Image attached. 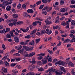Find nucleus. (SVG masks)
Masks as SVG:
<instances>
[{"mask_svg": "<svg viewBox=\"0 0 75 75\" xmlns=\"http://www.w3.org/2000/svg\"><path fill=\"white\" fill-rule=\"evenodd\" d=\"M29 47H28L25 46H23V47L22 49L21 50L18 51V53L20 54H23L25 52V50H27V51H28V49Z\"/></svg>", "mask_w": 75, "mask_h": 75, "instance_id": "nucleus-1", "label": "nucleus"}, {"mask_svg": "<svg viewBox=\"0 0 75 75\" xmlns=\"http://www.w3.org/2000/svg\"><path fill=\"white\" fill-rule=\"evenodd\" d=\"M49 56H50V55L48 54L47 56L45 57V58H43L42 59V63L43 64H46L47 63V60H48V58H49Z\"/></svg>", "mask_w": 75, "mask_h": 75, "instance_id": "nucleus-2", "label": "nucleus"}, {"mask_svg": "<svg viewBox=\"0 0 75 75\" xmlns=\"http://www.w3.org/2000/svg\"><path fill=\"white\" fill-rule=\"evenodd\" d=\"M45 23L46 25H50V24H52V22L51 21H49L48 19H47L45 20Z\"/></svg>", "mask_w": 75, "mask_h": 75, "instance_id": "nucleus-3", "label": "nucleus"}, {"mask_svg": "<svg viewBox=\"0 0 75 75\" xmlns=\"http://www.w3.org/2000/svg\"><path fill=\"white\" fill-rule=\"evenodd\" d=\"M65 63L63 62V61H59L58 62H56L55 63V65H57L59 64V65H64Z\"/></svg>", "mask_w": 75, "mask_h": 75, "instance_id": "nucleus-4", "label": "nucleus"}, {"mask_svg": "<svg viewBox=\"0 0 75 75\" xmlns=\"http://www.w3.org/2000/svg\"><path fill=\"white\" fill-rule=\"evenodd\" d=\"M55 73L56 75H62L63 72L57 70L55 71Z\"/></svg>", "mask_w": 75, "mask_h": 75, "instance_id": "nucleus-5", "label": "nucleus"}, {"mask_svg": "<svg viewBox=\"0 0 75 75\" xmlns=\"http://www.w3.org/2000/svg\"><path fill=\"white\" fill-rule=\"evenodd\" d=\"M29 41V40H28L26 41H25V42H21L20 44L21 45H26V44H28V42Z\"/></svg>", "mask_w": 75, "mask_h": 75, "instance_id": "nucleus-6", "label": "nucleus"}, {"mask_svg": "<svg viewBox=\"0 0 75 75\" xmlns=\"http://www.w3.org/2000/svg\"><path fill=\"white\" fill-rule=\"evenodd\" d=\"M1 71L5 74H6L7 72V69L5 67H2L1 69Z\"/></svg>", "mask_w": 75, "mask_h": 75, "instance_id": "nucleus-7", "label": "nucleus"}, {"mask_svg": "<svg viewBox=\"0 0 75 75\" xmlns=\"http://www.w3.org/2000/svg\"><path fill=\"white\" fill-rule=\"evenodd\" d=\"M14 40L16 42H18L20 41V38L18 37H15L14 38Z\"/></svg>", "mask_w": 75, "mask_h": 75, "instance_id": "nucleus-8", "label": "nucleus"}, {"mask_svg": "<svg viewBox=\"0 0 75 75\" xmlns=\"http://www.w3.org/2000/svg\"><path fill=\"white\" fill-rule=\"evenodd\" d=\"M30 62L31 64H37V61H35V58H33L32 61H30Z\"/></svg>", "mask_w": 75, "mask_h": 75, "instance_id": "nucleus-9", "label": "nucleus"}, {"mask_svg": "<svg viewBox=\"0 0 75 75\" xmlns=\"http://www.w3.org/2000/svg\"><path fill=\"white\" fill-rule=\"evenodd\" d=\"M37 29H35L32 31L30 33V35H32L33 34H34L36 33V31H37Z\"/></svg>", "mask_w": 75, "mask_h": 75, "instance_id": "nucleus-10", "label": "nucleus"}, {"mask_svg": "<svg viewBox=\"0 0 75 75\" xmlns=\"http://www.w3.org/2000/svg\"><path fill=\"white\" fill-rule=\"evenodd\" d=\"M17 19H15L13 22V25H14V26H16V25H17Z\"/></svg>", "mask_w": 75, "mask_h": 75, "instance_id": "nucleus-11", "label": "nucleus"}, {"mask_svg": "<svg viewBox=\"0 0 75 75\" xmlns=\"http://www.w3.org/2000/svg\"><path fill=\"white\" fill-rule=\"evenodd\" d=\"M34 43H35L34 40H33L32 41L29 42V44L30 45H34Z\"/></svg>", "mask_w": 75, "mask_h": 75, "instance_id": "nucleus-12", "label": "nucleus"}, {"mask_svg": "<svg viewBox=\"0 0 75 75\" xmlns=\"http://www.w3.org/2000/svg\"><path fill=\"white\" fill-rule=\"evenodd\" d=\"M50 71V72H52V73H54L55 72V69L52 68H51L49 69Z\"/></svg>", "mask_w": 75, "mask_h": 75, "instance_id": "nucleus-13", "label": "nucleus"}, {"mask_svg": "<svg viewBox=\"0 0 75 75\" xmlns=\"http://www.w3.org/2000/svg\"><path fill=\"white\" fill-rule=\"evenodd\" d=\"M27 12L28 13H34V11L33 9H29L27 11Z\"/></svg>", "mask_w": 75, "mask_h": 75, "instance_id": "nucleus-14", "label": "nucleus"}, {"mask_svg": "<svg viewBox=\"0 0 75 75\" xmlns=\"http://www.w3.org/2000/svg\"><path fill=\"white\" fill-rule=\"evenodd\" d=\"M27 75H35L34 73L32 71H30L28 73L26 74Z\"/></svg>", "mask_w": 75, "mask_h": 75, "instance_id": "nucleus-15", "label": "nucleus"}, {"mask_svg": "<svg viewBox=\"0 0 75 75\" xmlns=\"http://www.w3.org/2000/svg\"><path fill=\"white\" fill-rule=\"evenodd\" d=\"M69 64L70 67H74V64L72 62L70 61L69 62Z\"/></svg>", "mask_w": 75, "mask_h": 75, "instance_id": "nucleus-16", "label": "nucleus"}, {"mask_svg": "<svg viewBox=\"0 0 75 75\" xmlns=\"http://www.w3.org/2000/svg\"><path fill=\"white\" fill-rule=\"evenodd\" d=\"M38 23V21H36L35 22H34L33 23V26H35V25H37V24Z\"/></svg>", "mask_w": 75, "mask_h": 75, "instance_id": "nucleus-17", "label": "nucleus"}, {"mask_svg": "<svg viewBox=\"0 0 75 75\" xmlns=\"http://www.w3.org/2000/svg\"><path fill=\"white\" fill-rule=\"evenodd\" d=\"M59 69L60 71H63L64 72H66V70L65 69L64 67H61Z\"/></svg>", "mask_w": 75, "mask_h": 75, "instance_id": "nucleus-18", "label": "nucleus"}, {"mask_svg": "<svg viewBox=\"0 0 75 75\" xmlns=\"http://www.w3.org/2000/svg\"><path fill=\"white\" fill-rule=\"evenodd\" d=\"M56 20L55 21L56 23H58L59 22V16H57L56 18Z\"/></svg>", "mask_w": 75, "mask_h": 75, "instance_id": "nucleus-19", "label": "nucleus"}, {"mask_svg": "<svg viewBox=\"0 0 75 75\" xmlns=\"http://www.w3.org/2000/svg\"><path fill=\"white\" fill-rule=\"evenodd\" d=\"M20 30L22 31L23 32L27 33V30L26 29H24L23 28H20Z\"/></svg>", "mask_w": 75, "mask_h": 75, "instance_id": "nucleus-20", "label": "nucleus"}, {"mask_svg": "<svg viewBox=\"0 0 75 75\" xmlns=\"http://www.w3.org/2000/svg\"><path fill=\"white\" fill-rule=\"evenodd\" d=\"M48 61L49 62H51L52 61V57L51 56L49 57Z\"/></svg>", "mask_w": 75, "mask_h": 75, "instance_id": "nucleus-21", "label": "nucleus"}, {"mask_svg": "<svg viewBox=\"0 0 75 75\" xmlns=\"http://www.w3.org/2000/svg\"><path fill=\"white\" fill-rule=\"evenodd\" d=\"M12 72L13 73H14L15 74H17V73H18V71H17V69H15V70L13 69L12 70Z\"/></svg>", "mask_w": 75, "mask_h": 75, "instance_id": "nucleus-22", "label": "nucleus"}, {"mask_svg": "<svg viewBox=\"0 0 75 75\" xmlns=\"http://www.w3.org/2000/svg\"><path fill=\"white\" fill-rule=\"evenodd\" d=\"M3 3L4 5H6V6H7V5L9 4L8 2V1H6L5 2H4Z\"/></svg>", "mask_w": 75, "mask_h": 75, "instance_id": "nucleus-23", "label": "nucleus"}, {"mask_svg": "<svg viewBox=\"0 0 75 75\" xmlns=\"http://www.w3.org/2000/svg\"><path fill=\"white\" fill-rule=\"evenodd\" d=\"M23 21H20L18 22L17 23V25H21V24H22L23 23Z\"/></svg>", "mask_w": 75, "mask_h": 75, "instance_id": "nucleus-24", "label": "nucleus"}, {"mask_svg": "<svg viewBox=\"0 0 75 75\" xmlns=\"http://www.w3.org/2000/svg\"><path fill=\"white\" fill-rule=\"evenodd\" d=\"M35 52H31L30 54V56L31 57H33V56L34 55H35Z\"/></svg>", "mask_w": 75, "mask_h": 75, "instance_id": "nucleus-25", "label": "nucleus"}, {"mask_svg": "<svg viewBox=\"0 0 75 75\" xmlns=\"http://www.w3.org/2000/svg\"><path fill=\"white\" fill-rule=\"evenodd\" d=\"M8 59V58L7 56H5L4 57L2 58V60H3V61H4V60H6V59Z\"/></svg>", "mask_w": 75, "mask_h": 75, "instance_id": "nucleus-26", "label": "nucleus"}, {"mask_svg": "<svg viewBox=\"0 0 75 75\" xmlns=\"http://www.w3.org/2000/svg\"><path fill=\"white\" fill-rule=\"evenodd\" d=\"M13 18H18V15L17 14H13Z\"/></svg>", "mask_w": 75, "mask_h": 75, "instance_id": "nucleus-27", "label": "nucleus"}, {"mask_svg": "<svg viewBox=\"0 0 75 75\" xmlns=\"http://www.w3.org/2000/svg\"><path fill=\"white\" fill-rule=\"evenodd\" d=\"M6 37L7 38H10L11 37V35H10V34L8 33L6 35Z\"/></svg>", "mask_w": 75, "mask_h": 75, "instance_id": "nucleus-28", "label": "nucleus"}, {"mask_svg": "<svg viewBox=\"0 0 75 75\" xmlns=\"http://www.w3.org/2000/svg\"><path fill=\"white\" fill-rule=\"evenodd\" d=\"M70 41V40L69 39H65L64 41L63 42L64 43H65L66 42H69V41Z\"/></svg>", "mask_w": 75, "mask_h": 75, "instance_id": "nucleus-29", "label": "nucleus"}, {"mask_svg": "<svg viewBox=\"0 0 75 75\" xmlns=\"http://www.w3.org/2000/svg\"><path fill=\"white\" fill-rule=\"evenodd\" d=\"M58 27H59V26L58 25H56L53 26V28L54 30H56V29L58 28Z\"/></svg>", "mask_w": 75, "mask_h": 75, "instance_id": "nucleus-30", "label": "nucleus"}, {"mask_svg": "<svg viewBox=\"0 0 75 75\" xmlns=\"http://www.w3.org/2000/svg\"><path fill=\"white\" fill-rule=\"evenodd\" d=\"M75 42V37L74 38H72L69 42L71 43V42Z\"/></svg>", "mask_w": 75, "mask_h": 75, "instance_id": "nucleus-31", "label": "nucleus"}, {"mask_svg": "<svg viewBox=\"0 0 75 75\" xmlns=\"http://www.w3.org/2000/svg\"><path fill=\"white\" fill-rule=\"evenodd\" d=\"M6 9L7 11H10V10H11V6H7L6 8Z\"/></svg>", "mask_w": 75, "mask_h": 75, "instance_id": "nucleus-32", "label": "nucleus"}, {"mask_svg": "<svg viewBox=\"0 0 75 75\" xmlns=\"http://www.w3.org/2000/svg\"><path fill=\"white\" fill-rule=\"evenodd\" d=\"M21 7V4H19L17 6V8L18 9H20Z\"/></svg>", "mask_w": 75, "mask_h": 75, "instance_id": "nucleus-33", "label": "nucleus"}, {"mask_svg": "<svg viewBox=\"0 0 75 75\" xmlns=\"http://www.w3.org/2000/svg\"><path fill=\"white\" fill-rule=\"evenodd\" d=\"M60 11L61 12H62L63 13V12H65V8H62L60 9Z\"/></svg>", "mask_w": 75, "mask_h": 75, "instance_id": "nucleus-34", "label": "nucleus"}, {"mask_svg": "<svg viewBox=\"0 0 75 75\" xmlns=\"http://www.w3.org/2000/svg\"><path fill=\"white\" fill-rule=\"evenodd\" d=\"M9 34H11L12 37H14L15 35H13V33L11 31L9 32Z\"/></svg>", "mask_w": 75, "mask_h": 75, "instance_id": "nucleus-35", "label": "nucleus"}, {"mask_svg": "<svg viewBox=\"0 0 75 75\" xmlns=\"http://www.w3.org/2000/svg\"><path fill=\"white\" fill-rule=\"evenodd\" d=\"M10 28H6V31L5 32V33H7V32H8V31H10Z\"/></svg>", "mask_w": 75, "mask_h": 75, "instance_id": "nucleus-36", "label": "nucleus"}, {"mask_svg": "<svg viewBox=\"0 0 75 75\" xmlns=\"http://www.w3.org/2000/svg\"><path fill=\"white\" fill-rule=\"evenodd\" d=\"M41 3V1H38L36 2L37 6H38V5L40 4Z\"/></svg>", "mask_w": 75, "mask_h": 75, "instance_id": "nucleus-37", "label": "nucleus"}, {"mask_svg": "<svg viewBox=\"0 0 75 75\" xmlns=\"http://www.w3.org/2000/svg\"><path fill=\"white\" fill-rule=\"evenodd\" d=\"M69 36L71 38H74L75 37V35L73 34H71Z\"/></svg>", "mask_w": 75, "mask_h": 75, "instance_id": "nucleus-38", "label": "nucleus"}, {"mask_svg": "<svg viewBox=\"0 0 75 75\" xmlns=\"http://www.w3.org/2000/svg\"><path fill=\"white\" fill-rule=\"evenodd\" d=\"M66 25V23L65 21L62 22L61 23V25H64V26H65Z\"/></svg>", "mask_w": 75, "mask_h": 75, "instance_id": "nucleus-39", "label": "nucleus"}, {"mask_svg": "<svg viewBox=\"0 0 75 75\" xmlns=\"http://www.w3.org/2000/svg\"><path fill=\"white\" fill-rule=\"evenodd\" d=\"M40 39H36L35 40V42L36 43H38L40 41Z\"/></svg>", "mask_w": 75, "mask_h": 75, "instance_id": "nucleus-40", "label": "nucleus"}, {"mask_svg": "<svg viewBox=\"0 0 75 75\" xmlns=\"http://www.w3.org/2000/svg\"><path fill=\"white\" fill-rule=\"evenodd\" d=\"M6 30L5 29H4L3 30H0V33L1 34V33H3L4 32H5V31Z\"/></svg>", "mask_w": 75, "mask_h": 75, "instance_id": "nucleus-41", "label": "nucleus"}, {"mask_svg": "<svg viewBox=\"0 0 75 75\" xmlns=\"http://www.w3.org/2000/svg\"><path fill=\"white\" fill-rule=\"evenodd\" d=\"M42 14H45V15H47V12L46 11H43L42 12Z\"/></svg>", "mask_w": 75, "mask_h": 75, "instance_id": "nucleus-42", "label": "nucleus"}, {"mask_svg": "<svg viewBox=\"0 0 75 75\" xmlns=\"http://www.w3.org/2000/svg\"><path fill=\"white\" fill-rule=\"evenodd\" d=\"M46 32L44 30H42L41 31V34H46Z\"/></svg>", "mask_w": 75, "mask_h": 75, "instance_id": "nucleus-43", "label": "nucleus"}, {"mask_svg": "<svg viewBox=\"0 0 75 75\" xmlns=\"http://www.w3.org/2000/svg\"><path fill=\"white\" fill-rule=\"evenodd\" d=\"M36 5H37V4H35L34 5H30V7L31 8H34V7H35L36 6Z\"/></svg>", "mask_w": 75, "mask_h": 75, "instance_id": "nucleus-44", "label": "nucleus"}, {"mask_svg": "<svg viewBox=\"0 0 75 75\" xmlns=\"http://www.w3.org/2000/svg\"><path fill=\"white\" fill-rule=\"evenodd\" d=\"M52 33V31L51 30H50L48 32H47V34L48 35H50V34H51Z\"/></svg>", "mask_w": 75, "mask_h": 75, "instance_id": "nucleus-45", "label": "nucleus"}, {"mask_svg": "<svg viewBox=\"0 0 75 75\" xmlns=\"http://www.w3.org/2000/svg\"><path fill=\"white\" fill-rule=\"evenodd\" d=\"M38 71H41V72L43 71H44L43 68L41 67L39 69H38Z\"/></svg>", "mask_w": 75, "mask_h": 75, "instance_id": "nucleus-46", "label": "nucleus"}, {"mask_svg": "<svg viewBox=\"0 0 75 75\" xmlns=\"http://www.w3.org/2000/svg\"><path fill=\"white\" fill-rule=\"evenodd\" d=\"M48 6H46L45 8H44L42 9V11H44V10H47L48 11Z\"/></svg>", "mask_w": 75, "mask_h": 75, "instance_id": "nucleus-47", "label": "nucleus"}, {"mask_svg": "<svg viewBox=\"0 0 75 75\" xmlns=\"http://www.w3.org/2000/svg\"><path fill=\"white\" fill-rule=\"evenodd\" d=\"M24 56L25 57H30V54H25Z\"/></svg>", "mask_w": 75, "mask_h": 75, "instance_id": "nucleus-48", "label": "nucleus"}, {"mask_svg": "<svg viewBox=\"0 0 75 75\" xmlns=\"http://www.w3.org/2000/svg\"><path fill=\"white\" fill-rule=\"evenodd\" d=\"M33 49H34V47H30V48L29 47L28 51H32Z\"/></svg>", "mask_w": 75, "mask_h": 75, "instance_id": "nucleus-49", "label": "nucleus"}, {"mask_svg": "<svg viewBox=\"0 0 75 75\" xmlns=\"http://www.w3.org/2000/svg\"><path fill=\"white\" fill-rule=\"evenodd\" d=\"M52 7H48V9H47V11H50L51 10H52Z\"/></svg>", "mask_w": 75, "mask_h": 75, "instance_id": "nucleus-50", "label": "nucleus"}, {"mask_svg": "<svg viewBox=\"0 0 75 75\" xmlns=\"http://www.w3.org/2000/svg\"><path fill=\"white\" fill-rule=\"evenodd\" d=\"M22 8L23 9H25L26 8H27V7H26V5H25V4H24L22 5Z\"/></svg>", "mask_w": 75, "mask_h": 75, "instance_id": "nucleus-51", "label": "nucleus"}, {"mask_svg": "<svg viewBox=\"0 0 75 75\" xmlns=\"http://www.w3.org/2000/svg\"><path fill=\"white\" fill-rule=\"evenodd\" d=\"M42 58H43V57L42 56H39L38 57V59L39 61H40V60H41Z\"/></svg>", "mask_w": 75, "mask_h": 75, "instance_id": "nucleus-52", "label": "nucleus"}, {"mask_svg": "<svg viewBox=\"0 0 75 75\" xmlns=\"http://www.w3.org/2000/svg\"><path fill=\"white\" fill-rule=\"evenodd\" d=\"M17 65V64L16 63H12L11 64V66L12 67H14L15 65Z\"/></svg>", "mask_w": 75, "mask_h": 75, "instance_id": "nucleus-53", "label": "nucleus"}, {"mask_svg": "<svg viewBox=\"0 0 75 75\" xmlns=\"http://www.w3.org/2000/svg\"><path fill=\"white\" fill-rule=\"evenodd\" d=\"M21 48H22V46H18L17 49L18 50H21Z\"/></svg>", "mask_w": 75, "mask_h": 75, "instance_id": "nucleus-54", "label": "nucleus"}, {"mask_svg": "<svg viewBox=\"0 0 75 75\" xmlns=\"http://www.w3.org/2000/svg\"><path fill=\"white\" fill-rule=\"evenodd\" d=\"M75 21H74V20H73L71 22V25H75Z\"/></svg>", "mask_w": 75, "mask_h": 75, "instance_id": "nucleus-55", "label": "nucleus"}, {"mask_svg": "<svg viewBox=\"0 0 75 75\" xmlns=\"http://www.w3.org/2000/svg\"><path fill=\"white\" fill-rule=\"evenodd\" d=\"M15 59L16 61H17L18 62V61H20L21 59L20 58H15Z\"/></svg>", "mask_w": 75, "mask_h": 75, "instance_id": "nucleus-56", "label": "nucleus"}, {"mask_svg": "<svg viewBox=\"0 0 75 75\" xmlns=\"http://www.w3.org/2000/svg\"><path fill=\"white\" fill-rule=\"evenodd\" d=\"M25 38H31V36L30 35H27L25 36Z\"/></svg>", "mask_w": 75, "mask_h": 75, "instance_id": "nucleus-57", "label": "nucleus"}, {"mask_svg": "<svg viewBox=\"0 0 75 75\" xmlns=\"http://www.w3.org/2000/svg\"><path fill=\"white\" fill-rule=\"evenodd\" d=\"M43 7H44V4L41 5L39 7V8L40 10H41V9H42V8H43Z\"/></svg>", "mask_w": 75, "mask_h": 75, "instance_id": "nucleus-58", "label": "nucleus"}, {"mask_svg": "<svg viewBox=\"0 0 75 75\" xmlns=\"http://www.w3.org/2000/svg\"><path fill=\"white\" fill-rule=\"evenodd\" d=\"M60 4L61 5H62L64 4V1L63 0H61L60 1Z\"/></svg>", "mask_w": 75, "mask_h": 75, "instance_id": "nucleus-59", "label": "nucleus"}, {"mask_svg": "<svg viewBox=\"0 0 75 75\" xmlns=\"http://www.w3.org/2000/svg\"><path fill=\"white\" fill-rule=\"evenodd\" d=\"M47 51L50 54H52V53H53L52 51H50V50H49V49H48L47 50Z\"/></svg>", "mask_w": 75, "mask_h": 75, "instance_id": "nucleus-60", "label": "nucleus"}, {"mask_svg": "<svg viewBox=\"0 0 75 75\" xmlns=\"http://www.w3.org/2000/svg\"><path fill=\"white\" fill-rule=\"evenodd\" d=\"M68 50L69 51H74V49L70 47L68 49Z\"/></svg>", "mask_w": 75, "mask_h": 75, "instance_id": "nucleus-61", "label": "nucleus"}, {"mask_svg": "<svg viewBox=\"0 0 75 75\" xmlns=\"http://www.w3.org/2000/svg\"><path fill=\"white\" fill-rule=\"evenodd\" d=\"M4 21V19L3 18H0V22H2V21Z\"/></svg>", "mask_w": 75, "mask_h": 75, "instance_id": "nucleus-62", "label": "nucleus"}, {"mask_svg": "<svg viewBox=\"0 0 75 75\" xmlns=\"http://www.w3.org/2000/svg\"><path fill=\"white\" fill-rule=\"evenodd\" d=\"M2 48L4 50H6V47H5V45L4 44H2Z\"/></svg>", "mask_w": 75, "mask_h": 75, "instance_id": "nucleus-63", "label": "nucleus"}, {"mask_svg": "<svg viewBox=\"0 0 75 75\" xmlns=\"http://www.w3.org/2000/svg\"><path fill=\"white\" fill-rule=\"evenodd\" d=\"M75 0H72L71 1V4H75Z\"/></svg>", "mask_w": 75, "mask_h": 75, "instance_id": "nucleus-64", "label": "nucleus"}]
</instances>
